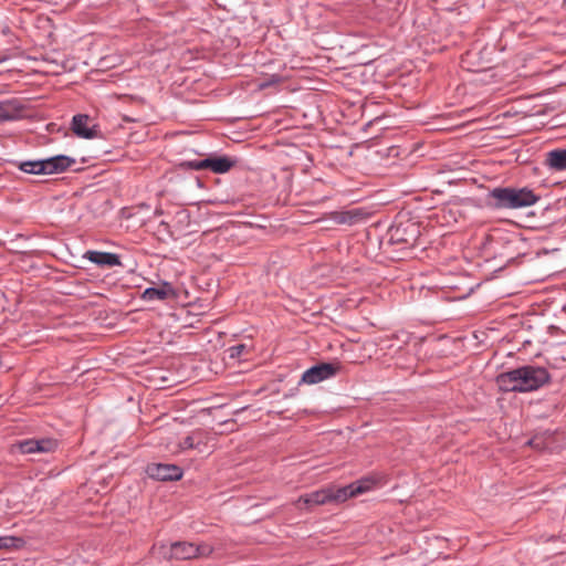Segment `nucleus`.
Masks as SVG:
<instances>
[{"label": "nucleus", "mask_w": 566, "mask_h": 566, "mask_svg": "<svg viewBox=\"0 0 566 566\" xmlns=\"http://www.w3.org/2000/svg\"><path fill=\"white\" fill-rule=\"evenodd\" d=\"M338 370H339V366L332 364V363H321V364L314 365L303 373V375L298 381V385L318 384L321 381H324L326 379L334 377Z\"/></svg>", "instance_id": "obj_5"}, {"label": "nucleus", "mask_w": 566, "mask_h": 566, "mask_svg": "<svg viewBox=\"0 0 566 566\" xmlns=\"http://www.w3.org/2000/svg\"><path fill=\"white\" fill-rule=\"evenodd\" d=\"M164 213V211L161 209H156L155 210V214L156 216H161Z\"/></svg>", "instance_id": "obj_28"}, {"label": "nucleus", "mask_w": 566, "mask_h": 566, "mask_svg": "<svg viewBox=\"0 0 566 566\" xmlns=\"http://www.w3.org/2000/svg\"><path fill=\"white\" fill-rule=\"evenodd\" d=\"M76 164V159L66 155H55L52 157L43 158L44 175L61 174L70 169Z\"/></svg>", "instance_id": "obj_8"}, {"label": "nucleus", "mask_w": 566, "mask_h": 566, "mask_svg": "<svg viewBox=\"0 0 566 566\" xmlns=\"http://www.w3.org/2000/svg\"><path fill=\"white\" fill-rule=\"evenodd\" d=\"M73 133L83 139H93L98 137V126L86 114H76L71 122Z\"/></svg>", "instance_id": "obj_7"}, {"label": "nucleus", "mask_w": 566, "mask_h": 566, "mask_svg": "<svg viewBox=\"0 0 566 566\" xmlns=\"http://www.w3.org/2000/svg\"><path fill=\"white\" fill-rule=\"evenodd\" d=\"M407 229L402 224L390 228L389 230V242L392 244L410 243L416 239L417 229L415 224H411L410 238L405 237Z\"/></svg>", "instance_id": "obj_14"}, {"label": "nucleus", "mask_w": 566, "mask_h": 566, "mask_svg": "<svg viewBox=\"0 0 566 566\" xmlns=\"http://www.w3.org/2000/svg\"><path fill=\"white\" fill-rule=\"evenodd\" d=\"M331 503L340 504L350 497L356 496L352 483L344 486H328Z\"/></svg>", "instance_id": "obj_15"}, {"label": "nucleus", "mask_w": 566, "mask_h": 566, "mask_svg": "<svg viewBox=\"0 0 566 566\" xmlns=\"http://www.w3.org/2000/svg\"><path fill=\"white\" fill-rule=\"evenodd\" d=\"M175 295L172 285L168 282H164L160 286H149L143 292V300L147 302L165 301L169 296Z\"/></svg>", "instance_id": "obj_12"}, {"label": "nucleus", "mask_w": 566, "mask_h": 566, "mask_svg": "<svg viewBox=\"0 0 566 566\" xmlns=\"http://www.w3.org/2000/svg\"><path fill=\"white\" fill-rule=\"evenodd\" d=\"M551 379L548 370L536 365H524L496 377V384L502 391L530 392L535 391Z\"/></svg>", "instance_id": "obj_1"}, {"label": "nucleus", "mask_w": 566, "mask_h": 566, "mask_svg": "<svg viewBox=\"0 0 566 566\" xmlns=\"http://www.w3.org/2000/svg\"><path fill=\"white\" fill-rule=\"evenodd\" d=\"M25 542L22 537L0 536V549H20Z\"/></svg>", "instance_id": "obj_20"}, {"label": "nucleus", "mask_w": 566, "mask_h": 566, "mask_svg": "<svg viewBox=\"0 0 566 566\" xmlns=\"http://www.w3.org/2000/svg\"><path fill=\"white\" fill-rule=\"evenodd\" d=\"M195 181H196V185L199 187V188H203V184L201 181V179L199 177H196L195 178Z\"/></svg>", "instance_id": "obj_27"}, {"label": "nucleus", "mask_w": 566, "mask_h": 566, "mask_svg": "<svg viewBox=\"0 0 566 566\" xmlns=\"http://www.w3.org/2000/svg\"><path fill=\"white\" fill-rule=\"evenodd\" d=\"M248 346L245 344H238L234 346H231L229 350V356L231 358H239L241 355L247 350Z\"/></svg>", "instance_id": "obj_23"}, {"label": "nucleus", "mask_w": 566, "mask_h": 566, "mask_svg": "<svg viewBox=\"0 0 566 566\" xmlns=\"http://www.w3.org/2000/svg\"><path fill=\"white\" fill-rule=\"evenodd\" d=\"M340 223H353V217L349 213H343L338 220Z\"/></svg>", "instance_id": "obj_24"}, {"label": "nucleus", "mask_w": 566, "mask_h": 566, "mask_svg": "<svg viewBox=\"0 0 566 566\" xmlns=\"http://www.w3.org/2000/svg\"><path fill=\"white\" fill-rule=\"evenodd\" d=\"M539 196L527 187H495L486 195V207L492 210H515L535 205Z\"/></svg>", "instance_id": "obj_2"}, {"label": "nucleus", "mask_w": 566, "mask_h": 566, "mask_svg": "<svg viewBox=\"0 0 566 566\" xmlns=\"http://www.w3.org/2000/svg\"><path fill=\"white\" fill-rule=\"evenodd\" d=\"M296 392H297V388H293L284 395V398L294 397L296 395Z\"/></svg>", "instance_id": "obj_25"}, {"label": "nucleus", "mask_w": 566, "mask_h": 566, "mask_svg": "<svg viewBox=\"0 0 566 566\" xmlns=\"http://www.w3.org/2000/svg\"><path fill=\"white\" fill-rule=\"evenodd\" d=\"M174 223L178 232H185L190 226V212L187 209H178L174 214Z\"/></svg>", "instance_id": "obj_18"}, {"label": "nucleus", "mask_w": 566, "mask_h": 566, "mask_svg": "<svg viewBox=\"0 0 566 566\" xmlns=\"http://www.w3.org/2000/svg\"><path fill=\"white\" fill-rule=\"evenodd\" d=\"M545 164L551 170H566V148H555L548 151Z\"/></svg>", "instance_id": "obj_13"}, {"label": "nucleus", "mask_w": 566, "mask_h": 566, "mask_svg": "<svg viewBox=\"0 0 566 566\" xmlns=\"http://www.w3.org/2000/svg\"><path fill=\"white\" fill-rule=\"evenodd\" d=\"M159 224H160L161 227H164V228H165V230H167V231L171 234V232H170V226H169V223H168L167 221L161 220Z\"/></svg>", "instance_id": "obj_26"}, {"label": "nucleus", "mask_w": 566, "mask_h": 566, "mask_svg": "<svg viewBox=\"0 0 566 566\" xmlns=\"http://www.w3.org/2000/svg\"><path fill=\"white\" fill-rule=\"evenodd\" d=\"M238 160L227 155L211 153L202 159L182 160L178 164L180 170L209 169L214 174H226L235 166Z\"/></svg>", "instance_id": "obj_3"}, {"label": "nucleus", "mask_w": 566, "mask_h": 566, "mask_svg": "<svg viewBox=\"0 0 566 566\" xmlns=\"http://www.w3.org/2000/svg\"><path fill=\"white\" fill-rule=\"evenodd\" d=\"M24 105L17 98L0 102V124L23 117Z\"/></svg>", "instance_id": "obj_9"}, {"label": "nucleus", "mask_w": 566, "mask_h": 566, "mask_svg": "<svg viewBox=\"0 0 566 566\" xmlns=\"http://www.w3.org/2000/svg\"><path fill=\"white\" fill-rule=\"evenodd\" d=\"M56 448V441L52 439H28L19 443V449L24 454L48 453Z\"/></svg>", "instance_id": "obj_10"}, {"label": "nucleus", "mask_w": 566, "mask_h": 566, "mask_svg": "<svg viewBox=\"0 0 566 566\" xmlns=\"http://www.w3.org/2000/svg\"><path fill=\"white\" fill-rule=\"evenodd\" d=\"M200 444L201 441L196 440L195 434H189L180 441L179 447L182 451H186L190 449H199Z\"/></svg>", "instance_id": "obj_21"}, {"label": "nucleus", "mask_w": 566, "mask_h": 566, "mask_svg": "<svg viewBox=\"0 0 566 566\" xmlns=\"http://www.w3.org/2000/svg\"><path fill=\"white\" fill-rule=\"evenodd\" d=\"M83 258L102 268L120 265L119 255L112 252L88 250L83 254Z\"/></svg>", "instance_id": "obj_11"}, {"label": "nucleus", "mask_w": 566, "mask_h": 566, "mask_svg": "<svg viewBox=\"0 0 566 566\" xmlns=\"http://www.w3.org/2000/svg\"><path fill=\"white\" fill-rule=\"evenodd\" d=\"M13 165L24 174L44 175V172H42V170H44L43 159L17 160L13 161Z\"/></svg>", "instance_id": "obj_16"}, {"label": "nucleus", "mask_w": 566, "mask_h": 566, "mask_svg": "<svg viewBox=\"0 0 566 566\" xmlns=\"http://www.w3.org/2000/svg\"><path fill=\"white\" fill-rule=\"evenodd\" d=\"M195 548L198 551L196 552V558L197 557H208L212 553V547L208 544H195Z\"/></svg>", "instance_id": "obj_22"}, {"label": "nucleus", "mask_w": 566, "mask_h": 566, "mask_svg": "<svg viewBox=\"0 0 566 566\" xmlns=\"http://www.w3.org/2000/svg\"><path fill=\"white\" fill-rule=\"evenodd\" d=\"M196 552L198 551L195 548V544L189 542L161 543L154 546V553L164 559H191L196 558Z\"/></svg>", "instance_id": "obj_4"}, {"label": "nucleus", "mask_w": 566, "mask_h": 566, "mask_svg": "<svg viewBox=\"0 0 566 566\" xmlns=\"http://www.w3.org/2000/svg\"><path fill=\"white\" fill-rule=\"evenodd\" d=\"M375 484L376 480L373 478H361L355 482H352L356 496L371 491Z\"/></svg>", "instance_id": "obj_19"}, {"label": "nucleus", "mask_w": 566, "mask_h": 566, "mask_svg": "<svg viewBox=\"0 0 566 566\" xmlns=\"http://www.w3.org/2000/svg\"><path fill=\"white\" fill-rule=\"evenodd\" d=\"M304 503L307 505H322L331 503L329 489L324 488L314 492H311L302 497Z\"/></svg>", "instance_id": "obj_17"}, {"label": "nucleus", "mask_w": 566, "mask_h": 566, "mask_svg": "<svg viewBox=\"0 0 566 566\" xmlns=\"http://www.w3.org/2000/svg\"><path fill=\"white\" fill-rule=\"evenodd\" d=\"M146 473L150 479L157 481H178L182 478V469L170 463H149Z\"/></svg>", "instance_id": "obj_6"}]
</instances>
